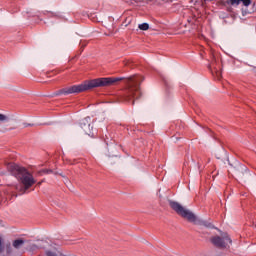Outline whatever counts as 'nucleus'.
I'll use <instances>...</instances> for the list:
<instances>
[{"label": "nucleus", "instance_id": "obj_6", "mask_svg": "<svg viewBox=\"0 0 256 256\" xmlns=\"http://www.w3.org/2000/svg\"><path fill=\"white\" fill-rule=\"evenodd\" d=\"M235 174L238 175V177H241L245 172H247V167L242 164H238L237 167L234 168Z\"/></svg>", "mask_w": 256, "mask_h": 256}, {"label": "nucleus", "instance_id": "obj_13", "mask_svg": "<svg viewBox=\"0 0 256 256\" xmlns=\"http://www.w3.org/2000/svg\"><path fill=\"white\" fill-rule=\"evenodd\" d=\"M240 2H242L245 7H249V5H251V0H240Z\"/></svg>", "mask_w": 256, "mask_h": 256}, {"label": "nucleus", "instance_id": "obj_11", "mask_svg": "<svg viewBox=\"0 0 256 256\" xmlns=\"http://www.w3.org/2000/svg\"><path fill=\"white\" fill-rule=\"evenodd\" d=\"M138 28L141 31H147V30H149V25L147 23H142V24H139Z\"/></svg>", "mask_w": 256, "mask_h": 256}, {"label": "nucleus", "instance_id": "obj_20", "mask_svg": "<svg viewBox=\"0 0 256 256\" xmlns=\"http://www.w3.org/2000/svg\"><path fill=\"white\" fill-rule=\"evenodd\" d=\"M204 225H205L206 227H209L206 223H204Z\"/></svg>", "mask_w": 256, "mask_h": 256}, {"label": "nucleus", "instance_id": "obj_3", "mask_svg": "<svg viewBox=\"0 0 256 256\" xmlns=\"http://www.w3.org/2000/svg\"><path fill=\"white\" fill-rule=\"evenodd\" d=\"M169 205H170L171 209H173V211H175L177 213V215H180V217L187 219V221H190V223H195V221H197V216H195V214H193V212L182 207V205L179 204V202L170 200Z\"/></svg>", "mask_w": 256, "mask_h": 256}, {"label": "nucleus", "instance_id": "obj_2", "mask_svg": "<svg viewBox=\"0 0 256 256\" xmlns=\"http://www.w3.org/2000/svg\"><path fill=\"white\" fill-rule=\"evenodd\" d=\"M6 167L9 173L14 175L16 179H19L20 183L24 186L23 193L28 189H31V187L37 183L35 178H33V175L25 167H21L12 162L8 163Z\"/></svg>", "mask_w": 256, "mask_h": 256}, {"label": "nucleus", "instance_id": "obj_19", "mask_svg": "<svg viewBox=\"0 0 256 256\" xmlns=\"http://www.w3.org/2000/svg\"><path fill=\"white\" fill-rule=\"evenodd\" d=\"M32 249H38L37 245L33 244Z\"/></svg>", "mask_w": 256, "mask_h": 256}, {"label": "nucleus", "instance_id": "obj_21", "mask_svg": "<svg viewBox=\"0 0 256 256\" xmlns=\"http://www.w3.org/2000/svg\"><path fill=\"white\" fill-rule=\"evenodd\" d=\"M6 193H9V190H6Z\"/></svg>", "mask_w": 256, "mask_h": 256}, {"label": "nucleus", "instance_id": "obj_16", "mask_svg": "<svg viewBox=\"0 0 256 256\" xmlns=\"http://www.w3.org/2000/svg\"><path fill=\"white\" fill-rule=\"evenodd\" d=\"M42 171H43V173H46V174L53 173V170H51V169H44Z\"/></svg>", "mask_w": 256, "mask_h": 256}, {"label": "nucleus", "instance_id": "obj_12", "mask_svg": "<svg viewBox=\"0 0 256 256\" xmlns=\"http://www.w3.org/2000/svg\"><path fill=\"white\" fill-rule=\"evenodd\" d=\"M228 6L229 5H239L241 3V0H227Z\"/></svg>", "mask_w": 256, "mask_h": 256}, {"label": "nucleus", "instance_id": "obj_18", "mask_svg": "<svg viewBox=\"0 0 256 256\" xmlns=\"http://www.w3.org/2000/svg\"><path fill=\"white\" fill-rule=\"evenodd\" d=\"M6 253H7V255H10V253H11V247H8V248H7Z\"/></svg>", "mask_w": 256, "mask_h": 256}, {"label": "nucleus", "instance_id": "obj_9", "mask_svg": "<svg viewBox=\"0 0 256 256\" xmlns=\"http://www.w3.org/2000/svg\"><path fill=\"white\" fill-rule=\"evenodd\" d=\"M218 5L220 7H225L226 10L228 11V13H231V11H233V8L231 6H229V3H227V0L226 1H223V0L219 1Z\"/></svg>", "mask_w": 256, "mask_h": 256}, {"label": "nucleus", "instance_id": "obj_4", "mask_svg": "<svg viewBox=\"0 0 256 256\" xmlns=\"http://www.w3.org/2000/svg\"><path fill=\"white\" fill-rule=\"evenodd\" d=\"M211 243L218 249H226L228 245H231L233 241L229 237V234L222 233L221 236H214L211 238Z\"/></svg>", "mask_w": 256, "mask_h": 256}, {"label": "nucleus", "instance_id": "obj_14", "mask_svg": "<svg viewBox=\"0 0 256 256\" xmlns=\"http://www.w3.org/2000/svg\"><path fill=\"white\" fill-rule=\"evenodd\" d=\"M5 251V247L3 246V239L0 237V253H3Z\"/></svg>", "mask_w": 256, "mask_h": 256}, {"label": "nucleus", "instance_id": "obj_17", "mask_svg": "<svg viewBox=\"0 0 256 256\" xmlns=\"http://www.w3.org/2000/svg\"><path fill=\"white\" fill-rule=\"evenodd\" d=\"M80 45H81V47H87V42L81 41V42H80Z\"/></svg>", "mask_w": 256, "mask_h": 256}, {"label": "nucleus", "instance_id": "obj_15", "mask_svg": "<svg viewBox=\"0 0 256 256\" xmlns=\"http://www.w3.org/2000/svg\"><path fill=\"white\" fill-rule=\"evenodd\" d=\"M46 256H57V253L47 250L46 251Z\"/></svg>", "mask_w": 256, "mask_h": 256}, {"label": "nucleus", "instance_id": "obj_8", "mask_svg": "<svg viewBox=\"0 0 256 256\" xmlns=\"http://www.w3.org/2000/svg\"><path fill=\"white\" fill-rule=\"evenodd\" d=\"M24 244L25 241L23 239L14 240L12 243L14 249H21V247H23Z\"/></svg>", "mask_w": 256, "mask_h": 256}, {"label": "nucleus", "instance_id": "obj_5", "mask_svg": "<svg viewBox=\"0 0 256 256\" xmlns=\"http://www.w3.org/2000/svg\"><path fill=\"white\" fill-rule=\"evenodd\" d=\"M210 71L217 81H221V66L217 63V59L215 58L210 64Z\"/></svg>", "mask_w": 256, "mask_h": 256}, {"label": "nucleus", "instance_id": "obj_7", "mask_svg": "<svg viewBox=\"0 0 256 256\" xmlns=\"http://www.w3.org/2000/svg\"><path fill=\"white\" fill-rule=\"evenodd\" d=\"M82 129H84L86 135H91L89 133V131H87V128L89 129L91 127V124L89 123V121L87 120V118H85L84 120H82V122L80 123Z\"/></svg>", "mask_w": 256, "mask_h": 256}, {"label": "nucleus", "instance_id": "obj_10", "mask_svg": "<svg viewBox=\"0 0 256 256\" xmlns=\"http://www.w3.org/2000/svg\"><path fill=\"white\" fill-rule=\"evenodd\" d=\"M9 121V116L0 113V123H7Z\"/></svg>", "mask_w": 256, "mask_h": 256}, {"label": "nucleus", "instance_id": "obj_1", "mask_svg": "<svg viewBox=\"0 0 256 256\" xmlns=\"http://www.w3.org/2000/svg\"><path fill=\"white\" fill-rule=\"evenodd\" d=\"M143 76L134 75L129 78L124 77H108V78H96L93 80L85 81L82 84L70 86L58 90L55 95H72V93H83L84 91H89L91 89H96L97 87H111L119 81H125L126 87L120 94V101L131 102L135 105V99L141 97V88L139 87L143 83Z\"/></svg>", "mask_w": 256, "mask_h": 256}]
</instances>
